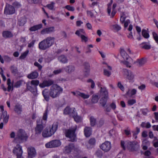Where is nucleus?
Returning <instances> with one entry per match:
<instances>
[{
	"instance_id": "obj_1",
	"label": "nucleus",
	"mask_w": 158,
	"mask_h": 158,
	"mask_svg": "<svg viewBox=\"0 0 158 158\" xmlns=\"http://www.w3.org/2000/svg\"><path fill=\"white\" fill-rule=\"evenodd\" d=\"M121 146L124 150H126V147L131 151H136L139 148V144L137 142L132 141V142L129 140L124 142V141H121Z\"/></svg>"
},
{
	"instance_id": "obj_2",
	"label": "nucleus",
	"mask_w": 158,
	"mask_h": 158,
	"mask_svg": "<svg viewBox=\"0 0 158 158\" xmlns=\"http://www.w3.org/2000/svg\"><path fill=\"white\" fill-rule=\"evenodd\" d=\"M55 39L54 37H47L39 43V49L44 50L49 48L54 44Z\"/></svg>"
},
{
	"instance_id": "obj_3",
	"label": "nucleus",
	"mask_w": 158,
	"mask_h": 158,
	"mask_svg": "<svg viewBox=\"0 0 158 158\" xmlns=\"http://www.w3.org/2000/svg\"><path fill=\"white\" fill-rule=\"evenodd\" d=\"M28 136L24 131L20 129L17 131L16 136L14 139L15 142L17 143H21L27 141Z\"/></svg>"
},
{
	"instance_id": "obj_4",
	"label": "nucleus",
	"mask_w": 158,
	"mask_h": 158,
	"mask_svg": "<svg viewBox=\"0 0 158 158\" xmlns=\"http://www.w3.org/2000/svg\"><path fill=\"white\" fill-rule=\"evenodd\" d=\"M77 129V126H75L73 127L69 128V129H65V136L69 138V140L72 142L76 140V135L75 132Z\"/></svg>"
},
{
	"instance_id": "obj_5",
	"label": "nucleus",
	"mask_w": 158,
	"mask_h": 158,
	"mask_svg": "<svg viewBox=\"0 0 158 158\" xmlns=\"http://www.w3.org/2000/svg\"><path fill=\"white\" fill-rule=\"evenodd\" d=\"M100 96H103V97L100 99V103L102 107H105L109 98L108 93L106 89H100Z\"/></svg>"
},
{
	"instance_id": "obj_6",
	"label": "nucleus",
	"mask_w": 158,
	"mask_h": 158,
	"mask_svg": "<svg viewBox=\"0 0 158 158\" xmlns=\"http://www.w3.org/2000/svg\"><path fill=\"white\" fill-rule=\"evenodd\" d=\"M45 124L43 122L42 120L39 119L36 121V126L35 128V131L36 134H40L45 127Z\"/></svg>"
},
{
	"instance_id": "obj_7",
	"label": "nucleus",
	"mask_w": 158,
	"mask_h": 158,
	"mask_svg": "<svg viewBox=\"0 0 158 158\" xmlns=\"http://www.w3.org/2000/svg\"><path fill=\"white\" fill-rule=\"evenodd\" d=\"M61 143L59 140H53L46 143L45 146L46 148H54L60 146Z\"/></svg>"
},
{
	"instance_id": "obj_8",
	"label": "nucleus",
	"mask_w": 158,
	"mask_h": 158,
	"mask_svg": "<svg viewBox=\"0 0 158 158\" xmlns=\"http://www.w3.org/2000/svg\"><path fill=\"white\" fill-rule=\"evenodd\" d=\"M15 12V10L13 6L9 4L6 5L4 13L6 15H12Z\"/></svg>"
},
{
	"instance_id": "obj_9",
	"label": "nucleus",
	"mask_w": 158,
	"mask_h": 158,
	"mask_svg": "<svg viewBox=\"0 0 158 158\" xmlns=\"http://www.w3.org/2000/svg\"><path fill=\"white\" fill-rule=\"evenodd\" d=\"M27 151L28 158H33L35 156L36 152L34 148L32 147H28Z\"/></svg>"
},
{
	"instance_id": "obj_10",
	"label": "nucleus",
	"mask_w": 158,
	"mask_h": 158,
	"mask_svg": "<svg viewBox=\"0 0 158 158\" xmlns=\"http://www.w3.org/2000/svg\"><path fill=\"white\" fill-rule=\"evenodd\" d=\"M22 82L20 81H18L16 82L14 84H11L10 79L8 78L7 80V84L8 85L7 89H11V87L18 88L21 85Z\"/></svg>"
},
{
	"instance_id": "obj_11",
	"label": "nucleus",
	"mask_w": 158,
	"mask_h": 158,
	"mask_svg": "<svg viewBox=\"0 0 158 158\" xmlns=\"http://www.w3.org/2000/svg\"><path fill=\"white\" fill-rule=\"evenodd\" d=\"M100 147L104 151L107 152L111 148L110 143L109 141H106L101 145Z\"/></svg>"
},
{
	"instance_id": "obj_12",
	"label": "nucleus",
	"mask_w": 158,
	"mask_h": 158,
	"mask_svg": "<svg viewBox=\"0 0 158 158\" xmlns=\"http://www.w3.org/2000/svg\"><path fill=\"white\" fill-rule=\"evenodd\" d=\"M63 89H51L49 93L50 96L53 98H55L62 92Z\"/></svg>"
},
{
	"instance_id": "obj_13",
	"label": "nucleus",
	"mask_w": 158,
	"mask_h": 158,
	"mask_svg": "<svg viewBox=\"0 0 158 158\" xmlns=\"http://www.w3.org/2000/svg\"><path fill=\"white\" fill-rule=\"evenodd\" d=\"M103 63L105 65V67L107 68L108 69L110 70L109 71L106 69H103L104 74L107 77H109L111 74V72L110 71L112 70V68L111 66L109 65L106 63L104 62Z\"/></svg>"
},
{
	"instance_id": "obj_14",
	"label": "nucleus",
	"mask_w": 158,
	"mask_h": 158,
	"mask_svg": "<svg viewBox=\"0 0 158 158\" xmlns=\"http://www.w3.org/2000/svg\"><path fill=\"white\" fill-rule=\"evenodd\" d=\"M13 152L16 154V156L22 155L23 151L22 147L19 144H17L13 150Z\"/></svg>"
},
{
	"instance_id": "obj_15",
	"label": "nucleus",
	"mask_w": 158,
	"mask_h": 158,
	"mask_svg": "<svg viewBox=\"0 0 158 158\" xmlns=\"http://www.w3.org/2000/svg\"><path fill=\"white\" fill-rule=\"evenodd\" d=\"M55 27L53 26L45 28L42 30L40 32L41 34L43 35L50 34L55 32Z\"/></svg>"
},
{
	"instance_id": "obj_16",
	"label": "nucleus",
	"mask_w": 158,
	"mask_h": 158,
	"mask_svg": "<svg viewBox=\"0 0 158 158\" xmlns=\"http://www.w3.org/2000/svg\"><path fill=\"white\" fill-rule=\"evenodd\" d=\"M53 83L54 81H53L49 79L48 80L44 81L42 83L40 84L39 86L41 88H43L45 87L50 86L53 84Z\"/></svg>"
},
{
	"instance_id": "obj_17",
	"label": "nucleus",
	"mask_w": 158,
	"mask_h": 158,
	"mask_svg": "<svg viewBox=\"0 0 158 158\" xmlns=\"http://www.w3.org/2000/svg\"><path fill=\"white\" fill-rule=\"evenodd\" d=\"M9 117V115L7 114V112L4 111L2 113V115L0 118V120L2 119L3 122L4 123V124H6L8 122Z\"/></svg>"
},
{
	"instance_id": "obj_18",
	"label": "nucleus",
	"mask_w": 158,
	"mask_h": 158,
	"mask_svg": "<svg viewBox=\"0 0 158 158\" xmlns=\"http://www.w3.org/2000/svg\"><path fill=\"white\" fill-rule=\"evenodd\" d=\"M58 123L57 122L53 123L52 125V127L50 129L49 131L51 136L53 135L56 131L58 128Z\"/></svg>"
},
{
	"instance_id": "obj_19",
	"label": "nucleus",
	"mask_w": 158,
	"mask_h": 158,
	"mask_svg": "<svg viewBox=\"0 0 158 158\" xmlns=\"http://www.w3.org/2000/svg\"><path fill=\"white\" fill-rule=\"evenodd\" d=\"M74 149V146L73 143H70L68 146L64 148L65 152L67 153H70Z\"/></svg>"
},
{
	"instance_id": "obj_20",
	"label": "nucleus",
	"mask_w": 158,
	"mask_h": 158,
	"mask_svg": "<svg viewBox=\"0 0 158 158\" xmlns=\"http://www.w3.org/2000/svg\"><path fill=\"white\" fill-rule=\"evenodd\" d=\"M124 72L127 75V78L130 81H133L134 78V76L132 73L126 69H123Z\"/></svg>"
},
{
	"instance_id": "obj_21",
	"label": "nucleus",
	"mask_w": 158,
	"mask_h": 158,
	"mask_svg": "<svg viewBox=\"0 0 158 158\" xmlns=\"http://www.w3.org/2000/svg\"><path fill=\"white\" fill-rule=\"evenodd\" d=\"M136 92V89H128L126 91V93L124 96L126 98L128 97H131L133 95L135 94Z\"/></svg>"
},
{
	"instance_id": "obj_22",
	"label": "nucleus",
	"mask_w": 158,
	"mask_h": 158,
	"mask_svg": "<svg viewBox=\"0 0 158 158\" xmlns=\"http://www.w3.org/2000/svg\"><path fill=\"white\" fill-rule=\"evenodd\" d=\"M64 70L68 73H71L73 72L75 70V67L74 66L70 65L67 66L66 67H63Z\"/></svg>"
},
{
	"instance_id": "obj_23",
	"label": "nucleus",
	"mask_w": 158,
	"mask_h": 158,
	"mask_svg": "<svg viewBox=\"0 0 158 158\" xmlns=\"http://www.w3.org/2000/svg\"><path fill=\"white\" fill-rule=\"evenodd\" d=\"M38 73L36 71H34L27 75V77L30 79H34L38 77Z\"/></svg>"
},
{
	"instance_id": "obj_24",
	"label": "nucleus",
	"mask_w": 158,
	"mask_h": 158,
	"mask_svg": "<svg viewBox=\"0 0 158 158\" xmlns=\"http://www.w3.org/2000/svg\"><path fill=\"white\" fill-rule=\"evenodd\" d=\"M84 134L86 137H89L92 134V129L90 127H86L84 130Z\"/></svg>"
},
{
	"instance_id": "obj_25",
	"label": "nucleus",
	"mask_w": 158,
	"mask_h": 158,
	"mask_svg": "<svg viewBox=\"0 0 158 158\" xmlns=\"http://www.w3.org/2000/svg\"><path fill=\"white\" fill-rule=\"evenodd\" d=\"M43 27L42 24H40L31 27L29 30L31 31H35L42 28Z\"/></svg>"
},
{
	"instance_id": "obj_26",
	"label": "nucleus",
	"mask_w": 158,
	"mask_h": 158,
	"mask_svg": "<svg viewBox=\"0 0 158 158\" xmlns=\"http://www.w3.org/2000/svg\"><path fill=\"white\" fill-rule=\"evenodd\" d=\"M14 110L18 114H21L22 111V106L19 104H16L15 106Z\"/></svg>"
},
{
	"instance_id": "obj_27",
	"label": "nucleus",
	"mask_w": 158,
	"mask_h": 158,
	"mask_svg": "<svg viewBox=\"0 0 158 158\" xmlns=\"http://www.w3.org/2000/svg\"><path fill=\"white\" fill-rule=\"evenodd\" d=\"M58 60L62 63H66L68 62V59L66 56L64 55H61L58 58Z\"/></svg>"
},
{
	"instance_id": "obj_28",
	"label": "nucleus",
	"mask_w": 158,
	"mask_h": 158,
	"mask_svg": "<svg viewBox=\"0 0 158 158\" xmlns=\"http://www.w3.org/2000/svg\"><path fill=\"white\" fill-rule=\"evenodd\" d=\"M3 37L5 38L12 37L13 36L12 34L10 31H5L2 32Z\"/></svg>"
},
{
	"instance_id": "obj_29",
	"label": "nucleus",
	"mask_w": 158,
	"mask_h": 158,
	"mask_svg": "<svg viewBox=\"0 0 158 158\" xmlns=\"http://www.w3.org/2000/svg\"><path fill=\"white\" fill-rule=\"evenodd\" d=\"M146 62V60L143 58L138 59L136 63L139 66H141L143 65Z\"/></svg>"
},
{
	"instance_id": "obj_30",
	"label": "nucleus",
	"mask_w": 158,
	"mask_h": 158,
	"mask_svg": "<svg viewBox=\"0 0 158 158\" xmlns=\"http://www.w3.org/2000/svg\"><path fill=\"white\" fill-rule=\"evenodd\" d=\"M47 89H44L42 92V94L45 99L47 101H48L49 100V93L46 91Z\"/></svg>"
},
{
	"instance_id": "obj_31",
	"label": "nucleus",
	"mask_w": 158,
	"mask_h": 158,
	"mask_svg": "<svg viewBox=\"0 0 158 158\" xmlns=\"http://www.w3.org/2000/svg\"><path fill=\"white\" fill-rule=\"evenodd\" d=\"M121 54L123 58L124 59H126L127 60L129 57V55L123 49L121 50Z\"/></svg>"
},
{
	"instance_id": "obj_32",
	"label": "nucleus",
	"mask_w": 158,
	"mask_h": 158,
	"mask_svg": "<svg viewBox=\"0 0 158 158\" xmlns=\"http://www.w3.org/2000/svg\"><path fill=\"white\" fill-rule=\"evenodd\" d=\"M42 136L43 137L45 138L51 136L48 129L46 128L43 131L42 133Z\"/></svg>"
},
{
	"instance_id": "obj_33",
	"label": "nucleus",
	"mask_w": 158,
	"mask_h": 158,
	"mask_svg": "<svg viewBox=\"0 0 158 158\" xmlns=\"http://www.w3.org/2000/svg\"><path fill=\"white\" fill-rule=\"evenodd\" d=\"M141 47L145 49L148 50L150 49L151 46L149 44H147V43L144 42L142 43L141 44Z\"/></svg>"
},
{
	"instance_id": "obj_34",
	"label": "nucleus",
	"mask_w": 158,
	"mask_h": 158,
	"mask_svg": "<svg viewBox=\"0 0 158 158\" xmlns=\"http://www.w3.org/2000/svg\"><path fill=\"white\" fill-rule=\"evenodd\" d=\"M89 120L91 126L92 127L94 126L96 123V119L93 116H92L90 117Z\"/></svg>"
},
{
	"instance_id": "obj_35",
	"label": "nucleus",
	"mask_w": 158,
	"mask_h": 158,
	"mask_svg": "<svg viewBox=\"0 0 158 158\" xmlns=\"http://www.w3.org/2000/svg\"><path fill=\"white\" fill-rule=\"evenodd\" d=\"M113 29L118 32L121 29V27L118 24H114L112 25Z\"/></svg>"
},
{
	"instance_id": "obj_36",
	"label": "nucleus",
	"mask_w": 158,
	"mask_h": 158,
	"mask_svg": "<svg viewBox=\"0 0 158 158\" xmlns=\"http://www.w3.org/2000/svg\"><path fill=\"white\" fill-rule=\"evenodd\" d=\"M72 109V108H71L69 107H66L64 110V114H65L70 115Z\"/></svg>"
},
{
	"instance_id": "obj_37",
	"label": "nucleus",
	"mask_w": 158,
	"mask_h": 158,
	"mask_svg": "<svg viewBox=\"0 0 158 158\" xmlns=\"http://www.w3.org/2000/svg\"><path fill=\"white\" fill-rule=\"evenodd\" d=\"M98 96L97 95H93L91 100L92 102L93 103H97L99 98Z\"/></svg>"
},
{
	"instance_id": "obj_38",
	"label": "nucleus",
	"mask_w": 158,
	"mask_h": 158,
	"mask_svg": "<svg viewBox=\"0 0 158 158\" xmlns=\"http://www.w3.org/2000/svg\"><path fill=\"white\" fill-rule=\"evenodd\" d=\"M77 94H78V96H81L84 99L88 98L89 97V95L88 94H85L84 93H81L79 92H78Z\"/></svg>"
},
{
	"instance_id": "obj_39",
	"label": "nucleus",
	"mask_w": 158,
	"mask_h": 158,
	"mask_svg": "<svg viewBox=\"0 0 158 158\" xmlns=\"http://www.w3.org/2000/svg\"><path fill=\"white\" fill-rule=\"evenodd\" d=\"M142 34L143 36L145 38H148L149 37V35L146 30L144 29H143L142 31Z\"/></svg>"
},
{
	"instance_id": "obj_40",
	"label": "nucleus",
	"mask_w": 158,
	"mask_h": 158,
	"mask_svg": "<svg viewBox=\"0 0 158 158\" xmlns=\"http://www.w3.org/2000/svg\"><path fill=\"white\" fill-rule=\"evenodd\" d=\"M82 33L85 34V31L83 29H80L79 30H77L75 32V34L78 36H80Z\"/></svg>"
},
{
	"instance_id": "obj_41",
	"label": "nucleus",
	"mask_w": 158,
	"mask_h": 158,
	"mask_svg": "<svg viewBox=\"0 0 158 158\" xmlns=\"http://www.w3.org/2000/svg\"><path fill=\"white\" fill-rule=\"evenodd\" d=\"M55 4V3L54 2H51L50 4L47 5L46 7H48L50 10H53Z\"/></svg>"
},
{
	"instance_id": "obj_42",
	"label": "nucleus",
	"mask_w": 158,
	"mask_h": 158,
	"mask_svg": "<svg viewBox=\"0 0 158 158\" xmlns=\"http://www.w3.org/2000/svg\"><path fill=\"white\" fill-rule=\"evenodd\" d=\"M105 122L104 119L103 118H101L98 122V123L97 124V126L98 127H102L104 124Z\"/></svg>"
},
{
	"instance_id": "obj_43",
	"label": "nucleus",
	"mask_w": 158,
	"mask_h": 158,
	"mask_svg": "<svg viewBox=\"0 0 158 158\" xmlns=\"http://www.w3.org/2000/svg\"><path fill=\"white\" fill-rule=\"evenodd\" d=\"M95 154L98 158H100L102 157L103 153L101 150H98L96 152Z\"/></svg>"
},
{
	"instance_id": "obj_44",
	"label": "nucleus",
	"mask_w": 158,
	"mask_h": 158,
	"mask_svg": "<svg viewBox=\"0 0 158 158\" xmlns=\"http://www.w3.org/2000/svg\"><path fill=\"white\" fill-rule=\"evenodd\" d=\"M64 70V68H62L61 69L54 71L53 73L55 74L56 75L62 72Z\"/></svg>"
},
{
	"instance_id": "obj_45",
	"label": "nucleus",
	"mask_w": 158,
	"mask_h": 158,
	"mask_svg": "<svg viewBox=\"0 0 158 158\" xmlns=\"http://www.w3.org/2000/svg\"><path fill=\"white\" fill-rule=\"evenodd\" d=\"M10 69L12 73H13L16 74L17 73L18 69L16 67L12 66L11 67Z\"/></svg>"
},
{
	"instance_id": "obj_46",
	"label": "nucleus",
	"mask_w": 158,
	"mask_h": 158,
	"mask_svg": "<svg viewBox=\"0 0 158 158\" xmlns=\"http://www.w3.org/2000/svg\"><path fill=\"white\" fill-rule=\"evenodd\" d=\"M29 52L28 50H27L26 51L23 53L20 56L19 58L21 59H23L25 58Z\"/></svg>"
},
{
	"instance_id": "obj_47",
	"label": "nucleus",
	"mask_w": 158,
	"mask_h": 158,
	"mask_svg": "<svg viewBox=\"0 0 158 158\" xmlns=\"http://www.w3.org/2000/svg\"><path fill=\"white\" fill-rule=\"evenodd\" d=\"M152 34L153 38L156 43L158 44V35L155 32H152Z\"/></svg>"
},
{
	"instance_id": "obj_48",
	"label": "nucleus",
	"mask_w": 158,
	"mask_h": 158,
	"mask_svg": "<svg viewBox=\"0 0 158 158\" xmlns=\"http://www.w3.org/2000/svg\"><path fill=\"white\" fill-rule=\"evenodd\" d=\"M48 112V109L47 108L44 113V114L43 118L42 119V120L43 119L44 121H46L47 120V118Z\"/></svg>"
},
{
	"instance_id": "obj_49",
	"label": "nucleus",
	"mask_w": 158,
	"mask_h": 158,
	"mask_svg": "<svg viewBox=\"0 0 158 158\" xmlns=\"http://www.w3.org/2000/svg\"><path fill=\"white\" fill-rule=\"evenodd\" d=\"M73 118L75 121L77 123L81 122L82 120L81 117L77 115L74 116Z\"/></svg>"
},
{
	"instance_id": "obj_50",
	"label": "nucleus",
	"mask_w": 158,
	"mask_h": 158,
	"mask_svg": "<svg viewBox=\"0 0 158 158\" xmlns=\"http://www.w3.org/2000/svg\"><path fill=\"white\" fill-rule=\"evenodd\" d=\"M77 115V113L75 110V109L74 108L72 109L70 115L72 116L73 118L74 116H76Z\"/></svg>"
},
{
	"instance_id": "obj_51",
	"label": "nucleus",
	"mask_w": 158,
	"mask_h": 158,
	"mask_svg": "<svg viewBox=\"0 0 158 158\" xmlns=\"http://www.w3.org/2000/svg\"><path fill=\"white\" fill-rule=\"evenodd\" d=\"M89 143L91 145H94L96 143V140L95 138H91L89 141Z\"/></svg>"
},
{
	"instance_id": "obj_52",
	"label": "nucleus",
	"mask_w": 158,
	"mask_h": 158,
	"mask_svg": "<svg viewBox=\"0 0 158 158\" xmlns=\"http://www.w3.org/2000/svg\"><path fill=\"white\" fill-rule=\"evenodd\" d=\"M65 7L66 9L69 11H73L75 10L74 7L70 5H67Z\"/></svg>"
},
{
	"instance_id": "obj_53",
	"label": "nucleus",
	"mask_w": 158,
	"mask_h": 158,
	"mask_svg": "<svg viewBox=\"0 0 158 158\" xmlns=\"http://www.w3.org/2000/svg\"><path fill=\"white\" fill-rule=\"evenodd\" d=\"M13 6L16 8H19L21 6V5L19 2H15L13 4Z\"/></svg>"
},
{
	"instance_id": "obj_54",
	"label": "nucleus",
	"mask_w": 158,
	"mask_h": 158,
	"mask_svg": "<svg viewBox=\"0 0 158 158\" xmlns=\"http://www.w3.org/2000/svg\"><path fill=\"white\" fill-rule=\"evenodd\" d=\"M136 103V101L135 99H131L127 102L128 104L129 105H132Z\"/></svg>"
},
{
	"instance_id": "obj_55",
	"label": "nucleus",
	"mask_w": 158,
	"mask_h": 158,
	"mask_svg": "<svg viewBox=\"0 0 158 158\" xmlns=\"http://www.w3.org/2000/svg\"><path fill=\"white\" fill-rule=\"evenodd\" d=\"M84 69H90L89 64L88 63H84Z\"/></svg>"
},
{
	"instance_id": "obj_56",
	"label": "nucleus",
	"mask_w": 158,
	"mask_h": 158,
	"mask_svg": "<svg viewBox=\"0 0 158 158\" xmlns=\"http://www.w3.org/2000/svg\"><path fill=\"white\" fill-rule=\"evenodd\" d=\"M4 60L7 62H10L11 60V58L7 56H3Z\"/></svg>"
},
{
	"instance_id": "obj_57",
	"label": "nucleus",
	"mask_w": 158,
	"mask_h": 158,
	"mask_svg": "<svg viewBox=\"0 0 158 158\" xmlns=\"http://www.w3.org/2000/svg\"><path fill=\"white\" fill-rule=\"evenodd\" d=\"M31 85H37L39 84V81L38 80H32L31 82Z\"/></svg>"
},
{
	"instance_id": "obj_58",
	"label": "nucleus",
	"mask_w": 158,
	"mask_h": 158,
	"mask_svg": "<svg viewBox=\"0 0 158 158\" xmlns=\"http://www.w3.org/2000/svg\"><path fill=\"white\" fill-rule=\"evenodd\" d=\"M126 19V16L123 15V16H121L120 19V21L122 23H124V22H125V20Z\"/></svg>"
},
{
	"instance_id": "obj_59",
	"label": "nucleus",
	"mask_w": 158,
	"mask_h": 158,
	"mask_svg": "<svg viewBox=\"0 0 158 158\" xmlns=\"http://www.w3.org/2000/svg\"><path fill=\"white\" fill-rule=\"evenodd\" d=\"M87 81L88 82H91V87L92 88H94L95 86V83L91 79H89L87 80Z\"/></svg>"
},
{
	"instance_id": "obj_60",
	"label": "nucleus",
	"mask_w": 158,
	"mask_h": 158,
	"mask_svg": "<svg viewBox=\"0 0 158 158\" xmlns=\"http://www.w3.org/2000/svg\"><path fill=\"white\" fill-rule=\"evenodd\" d=\"M34 65L35 66L38 67L39 70H41L42 66L38 62H35L34 63Z\"/></svg>"
},
{
	"instance_id": "obj_61",
	"label": "nucleus",
	"mask_w": 158,
	"mask_h": 158,
	"mask_svg": "<svg viewBox=\"0 0 158 158\" xmlns=\"http://www.w3.org/2000/svg\"><path fill=\"white\" fill-rule=\"evenodd\" d=\"M80 36L81 39H82V41H84L85 42H86L88 41L87 37L85 36L84 35H81Z\"/></svg>"
},
{
	"instance_id": "obj_62",
	"label": "nucleus",
	"mask_w": 158,
	"mask_h": 158,
	"mask_svg": "<svg viewBox=\"0 0 158 158\" xmlns=\"http://www.w3.org/2000/svg\"><path fill=\"white\" fill-rule=\"evenodd\" d=\"M25 23V22L23 19L20 20L18 22V24L20 26H23Z\"/></svg>"
},
{
	"instance_id": "obj_63",
	"label": "nucleus",
	"mask_w": 158,
	"mask_h": 158,
	"mask_svg": "<svg viewBox=\"0 0 158 158\" xmlns=\"http://www.w3.org/2000/svg\"><path fill=\"white\" fill-rule=\"evenodd\" d=\"M35 42V40H33L30 43L28 44V48L33 47Z\"/></svg>"
},
{
	"instance_id": "obj_64",
	"label": "nucleus",
	"mask_w": 158,
	"mask_h": 158,
	"mask_svg": "<svg viewBox=\"0 0 158 158\" xmlns=\"http://www.w3.org/2000/svg\"><path fill=\"white\" fill-rule=\"evenodd\" d=\"M121 62L126 65L127 67H131L129 63L127 61H122Z\"/></svg>"
}]
</instances>
